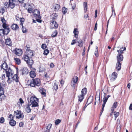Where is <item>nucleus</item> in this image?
Listing matches in <instances>:
<instances>
[{"instance_id": "obj_1", "label": "nucleus", "mask_w": 132, "mask_h": 132, "mask_svg": "<svg viewBox=\"0 0 132 132\" xmlns=\"http://www.w3.org/2000/svg\"><path fill=\"white\" fill-rule=\"evenodd\" d=\"M1 68L5 71L6 76L8 78L7 82L9 84L11 83L13 80L12 79L11 80L10 77L13 75L14 73L13 69L11 67L9 66L5 61H4L2 64Z\"/></svg>"}, {"instance_id": "obj_2", "label": "nucleus", "mask_w": 132, "mask_h": 132, "mask_svg": "<svg viewBox=\"0 0 132 132\" xmlns=\"http://www.w3.org/2000/svg\"><path fill=\"white\" fill-rule=\"evenodd\" d=\"M27 83L28 86L31 87H39L41 85V81L39 79L36 78L28 80L27 82Z\"/></svg>"}, {"instance_id": "obj_3", "label": "nucleus", "mask_w": 132, "mask_h": 132, "mask_svg": "<svg viewBox=\"0 0 132 132\" xmlns=\"http://www.w3.org/2000/svg\"><path fill=\"white\" fill-rule=\"evenodd\" d=\"M22 59L26 62L28 66L30 68H32V65L34 63V61L31 58H29L28 56L24 54L23 55Z\"/></svg>"}, {"instance_id": "obj_4", "label": "nucleus", "mask_w": 132, "mask_h": 132, "mask_svg": "<svg viewBox=\"0 0 132 132\" xmlns=\"http://www.w3.org/2000/svg\"><path fill=\"white\" fill-rule=\"evenodd\" d=\"M121 49L119 50H117V52H118V54L117 56V61L121 62L123 60V54L124 52H123V50H121Z\"/></svg>"}, {"instance_id": "obj_5", "label": "nucleus", "mask_w": 132, "mask_h": 132, "mask_svg": "<svg viewBox=\"0 0 132 132\" xmlns=\"http://www.w3.org/2000/svg\"><path fill=\"white\" fill-rule=\"evenodd\" d=\"M78 78L76 76H74L72 79L71 81V85L72 87L74 89L75 88V86L77 84H78Z\"/></svg>"}, {"instance_id": "obj_6", "label": "nucleus", "mask_w": 132, "mask_h": 132, "mask_svg": "<svg viewBox=\"0 0 132 132\" xmlns=\"http://www.w3.org/2000/svg\"><path fill=\"white\" fill-rule=\"evenodd\" d=\"M50 28L51 29H57L59 27V24L56 21H50Z\"/></svg>"}, {"instance_id": "obj_7", "label": "nucleus", "mask_w": 132, "mask_h": 132, "mask_svg": "<svg viewBox=\"0 0 132 132\" xmlns=\"http://www.w3.org/2000/svg\"><path fill=\"white\" fill-rule=\"evenodd\" d=\"M32 14L34 17L35 18H41V16H40V12L38 9H35L34 10Z\"/></svg>"}, {"instance_id": "obj_8", "label": "nucleus", "mask_w": 132, "mask_h": 132, "mask_svg": "<svg viewBox=\"0 0 132 132\" xmlns=\"http://www.w3.org/2000/svg\"><path fill=\"white\" fill-rule=\"evenodd\" d=\"M14 113L16 115V119H19L20 118L23 119L24 117V116L23 113H22L21 111L20 110H17V112L14 111Z\"/></svg>"}, {"instance_id": "obj_9", "label": "nucleus", "mask_w": 132, "mask_h": 132, "mask_svg": "<svg viewBox=\"0 0 132 132\" xmlns=\"http://www.w3.org/2000/svg\"><path fill=\"white\" fill-rule=\"evenodd\" d=\"M13 53L16 55L18 56H20L23 53V51L22 49L20 48H15L13 50Z\"/></svg>"}, {"instance_id": "obj_10", "label": "nucleus", "mask_w": 132, "mask_h": 132, "mask_svg": "<svg viewBox=\"0 0 132 132\" xmlns=\"http://www.w3.org/2000/svg\"><path fill=\"white\" fill-rule=\"evenodd\" d=\"M5 43L6 45L9 46H11L12 45L11 40L9 37H8L5 39Z\"/></svg>"}, {"instance_id": "obj_11", "label": "nucleus", "mask_w": 132, "mask_h": 132, "mask_svg": "<svg viewBox=\"0 0 132 132\" xmlns=\"http://www.w3.org/2000/svg\"><path fill=\"white\" fill-rule=\"evenodd\" d=\"M38 99L34 95H32L30 98V100H28V102L31 103H33V102L35 101L38 102Z\"/></svg>"}, {"instance_id": "obj_12", "label": "nucleus", "mask_w": 132, "mask_h": 132, "mask_svg": "<svg viewBox=\"0 0 132 132\" xmlns=\"http://www.w3.org/2000/svg\"><path fill=\"white\" fill-rule=\"evenodd\" d=\"M39 90L40 93L42 95H43V97H45L46 96V90L42 87L39 88Z\"/></svg>"}, {"instance_id": "obj_13", "label": "nucleus", "mask_w": 132, "mask_h": 132, "mask_svg": "<svg viewBox=\"0 0 132 132\" xmlns=\"http://www.w3.org/2000/svg\"><path fill=\"white\" fill-rule=\"evenodd\" d=\"M6 84L5 82L2 84L0 82V93L2 94L3 92H4V88L6 86Z\"/></svg>"}, {"instance_id": "obj_14", "label": "nucleus", "mask_w": 132, "mask_h": 132, "mask_svg": "<svg viewBox=\"0 0 132 132\" xmlns=\"http://www.w3.org/2000/svg\"><path fill=\"white\" fill-rule=\"evenodd\" d=\"M26 55L28 56L29 58H31L34 55L33 51L31 50H26Z\"/></svg>"}, {"instance_id": "obj_15", "label": "nucleus", "mask_w": 132, "mask_h": 132, "mask_svg": "<svg viewBox=\"0 0 132 132\" xmlns=\"http://www.w3.org/2000/svg\"><path fill=\"white\" fill-rule=\"evenodd\" d=\"M117 77V73L115 72H113L110 78V80L112 81H114Z\"/></svg>"}, {"instance_id": "obj_16", "label": "nucleus", "mask_w": 132, "mask_h": 132, "mask_svg": "<svg viewBox=\"0 0 132 132\" xmlns=\"http://www.w3.org/2000/svg\"><path fill=\"white\" fill-rule=\"evenodd\" d=\"M11 29L15 31L18 30L19 29V27L16 24L13 23L11 26Z\"/></svg>"}, {"instance_id": "obj_17", "label": "nucleus", "mask_w": 132, "mask_h": 132, "mask_svg": "<svg viewBox=\"0 0 132 132\" xmlns=\"http://www.w3.org/2000/svg\"><path fill=\"white\" fill-rule=\"evenodd\" d=\"M58 15L56 13H54L52 14L51 16V18L50 20V21H56L57 20V18L58 17Z\"/></svg>"}, {"instance_id": "obj_18", "label": "nucleus", "mask_w": 132, "mask_h": 132, "mask_svg": "<svg viewBox=\"0 0 132 132\" xmlns=\"http://www.w3.org/2000/svg\"><path fill=\"white\" fill-rule=\"evenodd\" d=\"M50 75V73L45 72L44 73L43 77L47 80H50L51 78Z\"/></svg>"}, {"instance_id": "obj_19", "label": "nucleus", "mask_w": 132, "mask_h": 132, "mask_svg": "<svg viewBox=\"0 0 132 132\" xmlns=\"http://www.w3.org/2000/svg\"><path fill=\"white\" fill-rule=\"evenodd\" d=\"M18 74L16 73V74L14 75L12 77V80H14L16 82H18L19 81V77L18 76Z\"/></svg>"}, {"instance_id": "obj_20", "label": "nucleus", "mask_w": 132, "mask_h": 132, "mask_svg": "<svg viewBox=\"0 0 132 132\" xmlns=\"http://www.w3.org/2000/svg\"><path fill=\"white\" fill-rule=\"evenodd\" d=\"M29 75L31 78H34L36 76V73L34 71L32 70L29 72Z\"/></svg>"}, {"instance_id": "obj_21", "label": "nucleus", "mask_w": 132, "mask_h": 132, "mask_svg": "<svg viewBox=\"0 0 132 132\" xmlns=\"http://www.w3.org/2000/svg\"><path fill=\"white\" fill-rule=\"evenodd\" d=\"M58 88V87L57 83L56 82H54L52 89L53 91L56 92Z\"/></svg>"}, {"instance_id": "obj_22", "label": "nucleus", "mask_w": 132, "mask_h": 132, "mask_svg": "<svg viewBox=\"0 0 132 132\" xmlns=\"http://www.w3.org/2000/svg\"><path fill=\"white\" fill-rule=\"evenodd\" d=\"M75 37L76 38H78V34L79 33L78 29L77 28H75L73 31Z\"/></svg>"}, {"instance_id": "obj_23", "label": "nucleus", "mask_w": 132, "mask_h": 132, "mask_svg": "<svg viewBox=\"0 0 132 132\" xmlns=\"http://www.w3.org/2000/svg\"><path fill=\"white\" fill-rule=\"evenodd\" d=\"M31 104L29 103L26 105L25 110L27 113H29L31 112V109L30 107Z\"/></svg>"}, {"instance_id": "obj_24", "label": "nucleus", "mask_w": 132, "mask_h": 132, "mask_svg": "<svg viewBox=\"0 0 132 132\" xmlns=\"http://www.w3.org/2000/svg\"><path fill=\"white\" fill-rule=\"evenodd\" d=\"M9 124L11 126H14L16 125V122L13 119H10Z\"/></svg>"}, {"instance_id": "obj_25", "label": "nucleus", "mask_w": 132, "mask_h": 132, "mask_svg": "<svg viewBox=\"0 0 132 132\" xmlns=\"http://www.w3.org/2000/svg\"><path fill=\"white\" fill-rule=\"evenodd\" d=\"M22 75L27 74L28 73V69L26 67H24L22 70Z\"/></svg>"}, {"instance_id": "obj_26", "label": "nucleus", "mask_w": 132, "mask_h": 132, "mask_svg": "<svg viewBox=\"0 0 132 132\" xmlns=\"http://www.w3.org/2000/svg\"><path fill=\"white\" fill-rule=\"evenodd\" d=\"M6 10V8L4 6H1L0 7V13H1L2 15H3Z\"/></svg>"}, {"instance_id": "obj_27", "label": "nucleus", "mask_w": 132, "mask_h": 132, "mask_svg": "<svg viewBox=\"0 0 132 132\" xmlns=\"http://www.w3.org/2000/svg\"><path fill=\"white\" fill-rule=\"evenodd\" d=\"M121 64L120 62L117 61L116 64V69L118 71L120 70L121 69Z\"/></svg>"}, {"instance_id": "obj_28", "label": "nucleus", "mask_w": 132, "mask_h": 132, "mask_svg": "<svg viewBox=\"0 0 132 132\" xmlns=\"http://www.w3.org/2000/svg\"><path fill=\"white\" fill-rule=\"evenodd\" d=\"M30 6V7H29L27 10V12L30 14L32 13V12H33L34 10L33 6H31L30 5H29Z\"/></svg>"}, {"instance_id": "obj_29", "label": "nucleus", "mask_w": 132, "mask_h": 132, "mask_svg": "<svg viewBox=\"0 0 132 132\" xmlns=\"http://www.w3.org/2000/svg\"><path fill=\"white\" fill-rule=\"evenodd\" d=\"M53 7H54V11H58L60 8V5L57 4H55Z\"/></svg>"}, {"instance_id": "obj_30", "label": "nucleus", "mask_w": 132, "mask_h": 132, "mask_svg": "<svg viewBox=\"0 0 132 132\" xmlns=\"http://www.w3.org/2000/svg\"><path fill=\"white\" fill-rule=\"evenodd\" d=\"M83 6L85 13H86L87 10V3L86 2H84L83 3Z\"/></svg>"}, {"instance_id": "obj_31", "label": "nucleus", "mask_w": 132, "mask_h": 132, "mask_svg": "<svg viewBox=\"0 0 132 132\" xmlns=\"http://www.w3.org/2000/svg\"><path fill=\"white\" fill-rule=\"evenodd\" d=\"M3 29V32L5 35H7L10 31V28L4 29Z\"/></svg>"}, {"instance_id": "obj_32", "label": "nucleus", "mask_w": 132, "mask_h": 132, "mask_svg": "<svg viewBox=\"0 0 132 132\" xmlns=\"http://www.w3.org/2000/svg\"><path fill=\"white\" fill-rule=\"evenodd\" d=\"M14 60L16 64L18 65H20L21 63V60L19 58H14Z\"/></svg>"}, {"instance_id": "obj_33", "label": "nucleus", "mask_w": 132, "mask_h": 132, "mask_svg": "<svg viewBox=\"0 0 132 132\" xmlns=\"http://www.w3.org/2000/svg\"><path fill=\"white\" fill-rule=\"evenodd\" d=\"M87 92V88L86 87H84L81 90V94L85 96Z\"/></svg>"}, {"instance_id": "obj_34", "label": "nucleus", "mask_w": 132, "mask_h": 132, "mask_svg": "<svg viewBox=\"0 0 132 132\" xmlns=\"http://www.w3.org/2000/svg\"><path fill=\"white\" fill-rule=\"evenodd\" d=\"M15 1V0H9V5L11 7H13L14 6Z\"/></svg>"}, {"instance_id": "obj_35", "label": "nucleus", "mask_w": 132, "mask_h": 132, "mask_svg": "<svg viewBox=\"0 0 132 132\" xmlns=\"http://www.w3.org/2000/svg\"><path fill=\"white\" fill-rule=\"evenodd\" d=\"M84 96H85L82 94L79 95L78 96V98L79 101L80 102H82L84 98Z\"/></svg>"}, {"instance_id": "obj_36", "label": "nucleus", "mask_w": 132, "mask_h": 132, "mask_svg": "<svg viewBox=\"0 0 132 132\" xmlns=\"http://www.w3.org/2000/svg\"><path fill=\"white\" fill-rule=\"evenodd\" d=\"M58 34V32L56 30H55L53 32L51 35V36L53 37H56Z\"/></svg>"}, {"instance_id": "obj_37", "label": "nucleus", "mask_w": 132, "mask_h": 132, "mask_svg": "<svg viewBox=\"0 0 132 132\" xmlns=\"http://www.w3.org/2000/svg\"><path fill=\"white\" fill-rule=\"evenodd\" d=\"M37 101L33 102V103H31L30 104L32 105V107H36L38 106L39 105Z\"/></svg>"}, {"instance_id": "obj_38", "label": "nucleus", "mask_w": 132, "mask_h": 132, "mask_svg": "<svg viewBox=\"0 0 132 132\" xmlns=\"http://www.w3.org/2000/svg\"><path fill=\"white\" fill-rule=\"evenodd\" d=\"M118 105V102H115L113 103L112 106L111 108V109H114H114L116 108L117 107Z\"/></svg>"}, {"instance_id": "obj_39", "label": "nucleus", "mask_w": 132, "mask_h": 132, "mask_svg": "<svg viewBox=\"0 0 132 132\" xmlns=\"http://www.w3.org/2000/svg\"><path fill=\"white\" fill-rule=\"evenodd\" d=\"M9 4H8V3L7 2H6L4 4V5L5 6H6V7H10L11 9H13L15 6V4L14 3V6L13 7H11V6L9 5Z\"/></svg>"}, {"instance_id": "obj_40", "label": "nucleus", "mask_w": 132, "mask_h": 132, "mask_svg": "<svg viewBox=\"0 0 132 132\" xmlns=\"http://www.w3.org/2000/svg\"><path fill=\"white\" fill-rule=\"evenodd\" d=\"M2 27L4 29H6L7 28H10L9 25L6 23H4L2 24Z\"/></svg>"}, {"instance_id": "obj_41", "label": "nucleus", "mask_w": 132, "mask_h": 132, "mask_svg": "<svg viewBox=\"0 0 132 132\" xmlns=\"http://www.w3.org/2000/svg\"><path fill=\"white\" fill-rule=\"evenodd\" d=\"M77 42L78 43V46L80 47H82L83 46V43L81 39L79 40V42L78 41Z\"/></svg>"}, {"instance_id": "obj_42", "label": "nucleus", "mask_w": 132, "mask_h": 132, "mask_svg": "<svg viewBox=\"0 0 132 132\" xmlns=\"http://www.w3.org/2000/svg\"><path fill=\"white\" fill-rule=\"evenodd\" d=\"M115 120H116L117 118L119 116V113L116 111L114 112Z\"/></svg>"}, {"instance_id": "obj_43", "label": "nucleus", "mask_w": 132, "mask_h": 132, "mask_svg": "<svg viewBox=\"0 0 132 132\" xmlns=\"http://www.w3.org/2000/svg\"><path fill=\"white\" fill-rule=\"evenodd\" d=\"M52 125L50 123L49 124L48 126L47 127L46 129H47V130H46V131L48 132H50V129L51 127L52 126Z\"/></svg>"}, {"instance_id": "obj_44", "label": "nucleus", "mask_w": 132, "mask_h": 132, "mask_svg": "<svg viewBox=\"0 0 132 132\" xmlns=\"http://www.w3.org/2000/svg\"><path fill=\"white\" fill-rule=\"evenodd\" d=\"M24 21L25 19L24 18H21V19L20 20V25L22 26L23 24V22H24Z\"/></svg>"}, {"instance_id": "obj_45", "label": "nucleus", "mask_w": 132, "mask_h": 132, "mask_svg": "<svg viewBox=\"0 0 132 132\" xmlns=\"http://www.w3.org/2000/svg\"><path fill=\"white\" fill-rule=\"evenodd\" d=\"M49 51L48 49H45L44 51L43 54L44 55H47L49 53Z\"/></svg>"}, {"instance_id": "obj_46", "label": "nucleus", "mask_w": 132, "mask_h": 132, "mask_svg": "<svg viewBox=\"0 0 132 132\" xmlns=\"http://www.w3.org/2000/svg\"><path fill=\"white\" fill-rule=\"evenodd\" d=\"M4 92H3L2 94L0 93V97L2 99H4L5 97V96L4 94Z\"/></svg>"}, {"instance_id": "obj_47", "label": "nucleus", "mask_w": 132, "mask_h": 132, "mask_svg": "<svg viewBox=\"0 0 132 132\" xmlns=\"http://www.w3.org/2000/svg\"><path fill=\"white\" fill-rule=\"evenodd\" d=\"M22 32L23 33H26L27 32V30L26 28L24 27L23 25L22 26Z\"/></svg>"}, {"instance_id": "obj_48", "label": "nucleus", "mask_w": 132, "mask_h": 132, "mask_svg": "<svg viewBox=\"0 0 132 132\" xmlns=\"http://www.w3.org/2000/svg\"><path fill=\"white\" fill-rule=\"evenodd\" d=\"M67 12V9L64 7H63L62 9V12L63 14H65Z\"/></svg>"}, {"instance_id": "obj_49", "label": "nucleus", "mask_w": 132, "mask_h": 132, "mask_svg": "<svg viewBox=\"0 0 132 132\" xmlns=\"http://www.w3.org/2000/svg\"><path fill=\"white\" fill-rule=\"evenodd\" d=\"M98 47H97L96 49V51L95 52V54L96 57H98Z\"/></svg>"}, {"instance_id": "obj_50", "label": "nucleus", "mask_w": 132, "mask_h": 132, "mask_svg": "<svg viewBox=\"0 0 132 132\" xmlns=\"http://www.w3.org/2000/svg\"><path fill=\"white\" fill-rule=\"evenodd\" d=\"M61 122V120L59 119L56 120L55 122V124L56 125H58Z\"/></svg>"}, {"instance_id": "obj_51", "label": "nucleus", "mask_w": 132, "mask_h": 132, "mask_svg": "<svg viewBox=\"0 0 132 132\" xmlns=\"http://www.w3.org/2000/svg\"><path fill=\"white\" fill-rule=\"evenodd\" d=\"M47 47V46L46 44H43L41 46L42 48L44 50Z\"/></svg>"}, {"instance_id": "obj_52", "label": "nucleus", "mask_w": 132, "mask_h": 132, "mask_svg": "<svg viewBox=\"0 0 132 132\" xmlns=\"http://www.w3.org/2000/svg\"><path fill=\"white\" fill-rule=\"evenodd\" d=\"M1 21L2 22L3 24L4 23H6V21L5 19L3 17H1L0 18Z\"/></svg>"}, {"instance_id": "obj_53", "label": "nucleus", "mask_w": 132, "mask_h": 132, "mask_svg": "<svg viewBox=\"0 0 132 132\" xmlns=\"http://www.w3.org/2000/svg\"><path fill=\"white\" fill-rule=\"evenodd\" d=\"M5 121L4 118L3 117L0 118V123H3Z\"/></svg>"}, {"instance_id": "obj_54", "label": "nucleus", "mask_w": 132, "mask_h": 132, "mask_svg": "<svg viewBox=\"0 0 132 132\" xmlns=\"http://www.w3.org/2000/svg\"><path fill=\"white\" fill-rule=\"evenodd\" d=\"M77 42V40L76 39H73L72 40V42L71 43V45H73L75 44Z\"/></svg>"}, {"instance_id": "obj_55", "label": "nucleus", "mask_w": 132, "mask_h": 132, "mask_svg": "<svg viewBox=\"0 0 132 132\" xmlns=\"http://www.w3.org/2000/svg\"><path fill=\"white\" fill-rule=\"evenodd\" d=\"M9 115L8 117V118H9L10 119H14V116L12 114H9Z\"/></svg>"}, {"instance_id": "obj_56", "label": "nucleus", "mask_w": 132, "mask_h": 132, "mask_svg": "<svg viewBox=\"0 0 132 132\" xmlns=\"http://www.w3.org/2000/svg\"><path fill=\"white\" fill-rule=\"evenodd\" d=\"M108 99V97H104L103 99V101L104 102H106Z\"/></svg>"}, {"instance_id": "obj_57", "label": "nucleus", "mask_w": 132, "mask_h": 132, "mask_svg": "<svg viewBox=\"0 0 132 132\" xmlns=\"http://www.w3.org/2000/svg\"><path fill=\"white\" fill-rule=\"evenodd\" d=\"M5 78V74H2L1 76V79L2 80H4Z\"/></svg>"}, {"instance_id": "obj_58", "label": "nucleus", "mask_w": 132, "mask_h": 132, "mask_svg": "<svg viewBox=\"0 0 132 132\" xmlns=\"http://www.w3.org/2000/svg\"><path fill=\"white\" fill-rule=\"evenodd\" d=\"M24 123L22 122H20L19 123V126L20 127H23Z\"/></svg>"}, {"instance_id": "obj_59", "label": "nucleus", "mask_w": 132, "mask_h": 132, "mask_svg": "<svg viewBox=\"0 0 132 132\" xmlns=\"http://www.w3.org/2000/svg\"><path fill=\"white\" fill-rule=\"evenodd\" d=\"M54 66V64L52 62L51 63V64H50V67L51 68H53Z\"/></svg>"}, {"instance_id": "obj_60", "label": "nucleus", "mask_w": 132, "mask_h": 132, "mask_svg": "<svg viewBox=\"0 0 132 132\" xmlns=\"http://www.w3.org/2000/svg\"><path fill=\"white\" fill-rule=\"evenodd\" d=\"M26 50H30V46L29 45H26Z\"/></svg>"}, {"instance_id": "obj_61", "label": "nucleus", "mask_w": 132, "mask_h": 132, "mask_svg": "<svg viewBox=\"0 0 132 132\" xmlns=\"http://www.w3.org/2000/svg\"><path fill=\"white\" fill-rule=\"evenodd\" d=\"M64 84V81L63 79L61 80L60 81V84L62 86Z\"/></svg>"}, {"instance_id": "obj_62", "label": "nucleus", "mask_w": 132, "mask_h": 132, "mask_svg": "<svg viewBox=\"0 0 132 132\" xmlns=\"http://www.w3.org/2000/svg\"><path fill=\"white\" fill-rule=\"evenodd\" d=\"M19 101L20 103L23 104L24 103V101H23V100L22 99V98H20L19 99Z\"/></svg>"}, {"instance_id": "obj_63", "label": "nucleus", "mask_w": 132, "mask_h": 132, "mask_svg": "<svg viewBox=\"0 0 132 132\" xmlns=\"http://www.w3.org/2000/svg\"><path fill=\"white\" fill-rule=\"evenodd\" d=\"M15 17L17 21H19L21 19V18H20L19 16H16Z\"/></svg>"}, {"instance_id": "obj_64", "label": "nucleus", "mask_w": 132, "mask_h": 132, "mask_svg": "<svg viewBox=\"0 0 132 132\" xmlns=\"http://www.w3.org/2000/svg\"><path fill=\"white\" fill-rule=\"evenodd\" d=\"M36 21H37V22H39V23H41L42 22V20L40 19H37V18H36Z\"/></svg>"}]
</instances>
